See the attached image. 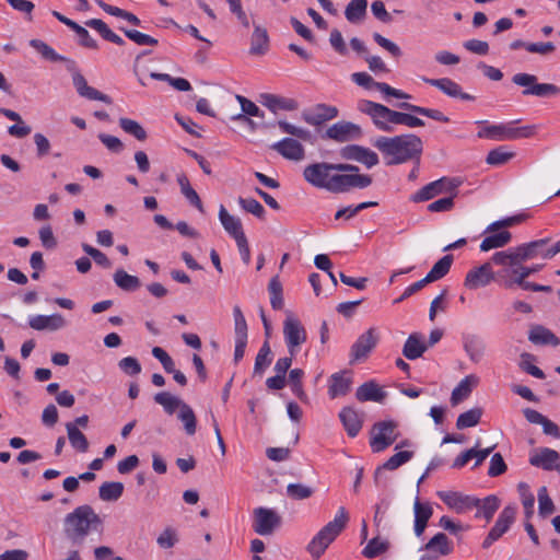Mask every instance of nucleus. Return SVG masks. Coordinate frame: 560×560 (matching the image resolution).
<instances>
[{
  "label": "nucleus",
  "instance_id": "nucleus-1",
  "mask_svg": "<svg viewBox=\"0 0 560 560\" xmlns=\"http://www.w3.org/2000/svg\"><path fill=\"white\" fill-rule=\"evenodd\" d=\"M385 159L387 165L402 164L413 159L419 160L422 153V141L413 133L394 137H378L372 142Z\"/></svg>",
  "mask_w": 560,
  "mask_h": 560
},
{
  "label": "nucleus",
  "instance_id": "nucleus-2",
  "mask_svg": "<svg viewBox=\"0 0 560 560\" xmlns=\"http://www.w3.org/2000/svg\"><path fill=\"white\" fill-rule=\"evenodd\" d=\"M278 127L284 133L295 137L283 138L282 140L271 144V149L279 153L282 158L290 161H302L305 158V149L299 140L313 142V135L310 130L292 125L285 120H279Z\"/></svg>",
  "mask_w": 560,
  "mask_h": 560
},
{
  "label": "nucleus",
  "instance_id": "nucleus-3",
  "mask_svg": "<svg viewBox=\"0 0 560 560\" xmlns=\"http://www.w3.org/2000/svg\"><path fill=\"white\" fill-rule=\"evenodd\" d=\"M349 522L347 510L339 508L334 520L328 522L310 541L307 551L314 559H319L329 545L342 533Z\"/></svg>",
  "mask_w": 560,
  "mask_h": 560
},
{
  "label": "nucleus",
  "instance_id": "nucleus-4",
  "mask_svg": "<svg viewBox=\"0 0 560 560\" xmlns=\"http://www.w3.org/2000/svg\"><path fill=\"white\" fill-rule=\"evenodd\" d=\"M100 523V516L90 505H81L66 516L65 533L72 541H82L91 526Z\"/></svg>",
  "mask_w": 560,
  "mask_h": 560
},
{
  "label": "nucleus",
  "instance_id": "nucleus-5",
  "mask_svg": "<svg viewBox=\"0 0 560 560\" xmlns=\"http://www.w3.org/2000/svg\"><path fill=\"white\" fill-rule=\"evenodd\" d=\"M491 261L502 269L498 271V276L505 280L504 285L510 288L514 282H522L525 259H521L517 249L509 248L508 250L497 252Z\"/></svg>",
  "mask_w": 560,
  "mask_h": 560
},
{
  "label": "nucleus",
  "instance_id": "nucleus-6",
  "mask_svg": "<svg viewBox=\"0 0 560 560\" xmlns=\"http://www.w3.org/2000/svg\"><path fill=\"white\" fill-rule=\"evenodd\" d=\"M518 120L509 121L498 125H487L477 133L478 138L490 139L494 141L516 140L523 138H530L536 132V126L528 125L523 127H515Z\"/></svg>",
  "mask_w": 560,
  "mask_h": 560
},
{
  "label": "nucleus",
  "instance_id": "nucleus-7",
  "mask_svg": "<svg viewBox=\"0 0 560 560\" xmlns=\"http://www.w3.org/2000/svg\"><path fill=\"white\" fill-rule=\"evenodd\" d=\"M357 108L362 114H365L371 117L374 126L384 132H393L394 131V116L395 110L388 108L387 106L375 103L368 100H360L358 102Z\"/></svg>",
  "mask_w": 560,
  "mask_h": 560
},
{
  "label": "nucleus",
  "instance_id": "nucleus-8",
  "mask_svg": "<svg viewBox=\"0 0 560 560\" xmlns=\"http://www.w3.org/2000/svg\"><path fill=\"white\" fill-rule=\"evenodd\" d=\"M334 164L319 162L307 165L303 171L304 179L316 188H324L334 191L332 185L335 175Z\"/></svg>",
  "mask_w": 560,
  "mask_h": 560
},
{
  "label": "nucleus",
  "instance_id": "nucleus-9",
  "mask_svg": "<svg viewBox=\"0 0 560 560\" xmlns=\"http://www.w3.org/2000/svg\"><path fill=\"white\" fill-rule=\"evenodd\" d=\"M516 85L526 88L523 95H534L538 97L557 96L560 94V88L551 83H538L537 77L529 73H516L512 78Z\"/></svg>",
  "mask_w": 560,
  "mask_h": 560
},
{
  "label": "nucleus",
  "instance_id": "nucleus-10",
  "mask_svg": "<svg viewBox=\"0 0 560 560\" xmlns=\"http://www.w3.org/2000/svg\"><path fill=\"white\" fill-rule=\"evenodd\" d=\"M459 185L460 180L457 178L442 177L423 186L411 197V200L415 202H422L439 195L455 194Z\"/></svg>",
  "mask_w": 560,
  "mask_h": 560
},
{
  "label": "nucleus",
  "instance_id": "nucleus-11",
  "mask_svg": "<svg viewBox=\"0 0 560 560\" xmlns=\"http://www.w3.org/2000/svg\"><path fill=\"white\" fill-rule=\"evenodd\" d=\"M397 424L392 420L376 422L371 431L370 446L380 453L390 446L397 439Z\"/></svg>",
  "mask_w": 560,
  "mask_h": 560
},
{
  "label": "nucleus",
  "instance_id": "nucleus-12",
  "mask_svg": "<svg viewBox=\"0 0 560 560\" xmlns=\"http://www.w3.org/2000/svg\"><path fill=\"white\" fill-rule=\"evenodd\" d=\"M515 516H516V506L515 505L505 506L501 511L493 527L490 529L487 537L482 541V548L488 549L497 540H499L510 529L511 525L515 521Z\"/></svg>",
  "mask_w": 560,
  "mask_h": 560
},
{
  "label": "nucleus",
  "instance_id": "nucleus-13",
  "mask_svg": "<svg viewBox=\"0 0 560 560\" xmlns=\"http://www.w3.org/2000/svg\"><path fill=\"white\" fill-rule=\"evenodd\" d=\"M280 523L281 518L273 510L267 508L254 510L253 528L258 535L267 536L272 534Z\"/></svg>",
  "mask_w": 560,
  "mask_h": 560
},
{
  "label": "nucleus",
  "instance_id": "nucleus-14",
  "mask_svg": "<svg viewBox=\"0 0 560 560\" xmlns=\"http://www.w3.org/2000/svg\"><path fill=\"white\" fill-rule=\"evenodd\" d=\"M283 335L291 355L296 353L299 346L305 342L306 331L300 320L293 316H288L283 324Z\"/></svg>",
  "mask_w": 560,
  "mask_h": 560
},
{
  "label": "nucleus",
  "instance_id": "nucleus-15",
  "mask_svg": "<svg viewBox=\"0 0 560 560\" xmlns=\"http://www.w3.org/2000/svg\"><path fill=\"white\" fill-rule=\"evenodd\" d=\"M438 495L450 509L458 514L470 511L478 502V498L455 491H440Z\"/></svg>",
  "mask_w": 560,
  "mask_h": 560
},
{
  "label": "nucleus",
  "instance_id": "nucleus-16",
  "mask_svg": "<svg viewBox=\"0 0 560 560\" xmlns=\"http://www.w3.org/2000/svg\"><path fill=\"white\" fill-rule=\"evenodd\" d=\"M378 341V336L375 328L368 329L362 334L351 347V363L365 359L369 353L375 348Z\"/></svg>",
  "mask_w": 560,
  "mask_h": 560
},
{
  "label": "nucleus",
  "instance_id": "nucleus-17",
  "mask_svg": "<svg viewBox=\"0 0 560 560\" xmlns=\"http://www.w3.org/2000/svg\"><path fill=\"white\" fill-rule=\"evenodd\" d=\"M360 126L350 121H338L331 125L325 132V137L337 142H347L361 137Z\"/></svg>",
  "mask_w": 560,
  "mask_h": 560
},
{
  "label": "nucleus",
  "instance_id": "nucleus-18",
  "mask_svg": "<svg viewBox=\"0 0 560 560\" xmlns=\"http://www.w3.org/2000/svg\"><path fill=\"white\" fill-rule=\"evenodd\" d=\"M494 279V273L490 262L472 268L465 278V287L469 290H477L487 287Z\"/></svg>",
  "mask_w": 560,
  "mask_h": 560
},
{
  "label": "nucleus",
  "instance_id": "nucleus-19",
  "mask_svg": "<svg viewBox=\"0 0 560 560\" xmlns=\"http://www.w3.org/2000/svg\"><path fill=\"white\" fill-rule=\"evenodd\" d=\"M341 156L347 160L357 161L362 163L368 168H371L378 164L380 160L377 154L364 147L350 144L341 150Z\"/></svg>",
  "mask_w": 560,
  "mask_h": 560
},
{
  "label": "nucleus",
  "instance_id": "nucleus-20",
  "mask_svg": "<svg viewBox=\"0 0 560 560\" xmlns=\"http://www.w3.org/2000/svg\"><path fill=\"white\" fill-rule=\"evenodd\" d=\"M72 73L73 85L78 92V94L82 97L93 101H101L106 104H112V98L100 92L98 90L90 86L85 80V78L75 68L74 71H70Z\"/></svg>",
  "mask_w": 560,
  "mask_h": 560
},
{
  "label": "nucleus",
  "instance_id": "nucleus-21",
  "mask_svg": "<svg viewBox=\"0 0 560 560\" xmlns=\"http://www.w3.org/2000/svg\"><path fill=\"white\" fill-rule=\"evenodd\" d=\"M423 81L434 88H438L450 97L460 98L463 101H474L475 97L468 93L463 92L462 86L450 78L429 79L424 78Z\"/></svg>",
  "mask_w": 560,
  "mask_h": 560
},
{
  "label": "nucleus",
  "instance_id": "nucleus-22",
  "mask_svg": "<svg viewBox=\"0 0 560 560\" xmlns=\"http://www.w3.org/2000/svg\"><path fill=\"white\" fill-rule=\"evenodd\" d=\"M30 46L34 48L44 59L52 61V62H66L67 63V70L68 71H74L75 69V61L72 59H69L65 56L59 55L55 51L52 47H50L48 44H46L42 39H31Z\"/></svg>",
  "mask_w": 560,
  "mask_h": 560
},
{
  "label": "nucleus",
  "instance_id": "nucleus-23",
  "mask_svg": "<svg viewBox=\"0 0 560 560\" xmlns=\"http://www.w3.org/2000/svg\"><path fill=\"white\" fill-rule=\"evenodd\" d=\"M338 116V109L335 106L318 104L312 112L303 113V119L312 126H320Z\"/></svg>",
  "mask_w": 560,
  "mask_h": 560
},
{
  "label": "nucleus",
  "instance_id": "nucleus-24",
  "mask_svg": "<svg viewBox=\"0 0 560 560\" xmlns=\"http://www.w3.org/2000/svg\"><path fill=\"white\" fill-rule=\"evenodd\" d=\"M259 102L272 113H278L279 110L291 112L298 108V102L295 100L270 93L260 94Z\"/></svg>",
  "mask_w": 560,
  "mask_h": 560
},
{
  "label": "nucleus",
  "instance_id": "nucleus-25",
  "mask_svg": "<svg viewBox=\"0 0 560 560\" xmlns=\"http://www.w3.org/2000/svg\"><path fill=\"white\" fill-rule=\"evenodd\" d=\"M28 325L35 330H58L66 326V320L60 314L35 315L28 320Z\"/></svg>",
  "mask_w": 560,
  "mask_h": 560
},
{
  "label": "nucleus",
  "instance_id": "nucleus-26",
  "mask_svg": "<svg viewBox=\"0 0 560 560\" xmlns=\"http://www.w3.org/2000/svg\"><path fill=\"white\" fill-rule=\"evenodd\" d=\"M219 220L225 232L235 241L246 236L241 219L230 214L224 206H221L219 209Z\"/></svg>",
  "mask_w": 560,
  "mask_h": 560
},
{
  "label": "nucleus",
  "instance_id": "nucleus-27",
  "mask_svg": "<svg viewBox=\"0 0 560 560\" xmlns=\"http://www.w3.org/2000/svg\"><path fill=\"white\" fill-rule=\"evenodd\" d=\"M560 454L549 447L541 448L536 455L530 456L529 463L532 466L540 467L545 470H556Z\"/></svg>",
  "mask_w": 560,
  "mask_h": 560
},
{
  "label": "nucleus",
  "instance_id": "nucleus-28",
  "mask_svg": "<svg viewBox=\"0 0 560 560\" xmlns=\"http://www.w3.org/2000/svg\"><path fill=\"white\" fill-rule=\"evenodd\" d=\"M387 394L374 381L363 383L355 393V398L361 401L382 402Z\"/></svg>",
  "mask_w": 560,
  "mask_h": 560
},
{
  "label": "nucleus",
  "instance_id": "nucleus-29",
  "mask_svg": "<svg viewBox=\"0 0 560 560\" xmlns=\"http://www.w3.org/2000/svg\"><path fill=\"white\" fill-rule=\"evenodd\" d=\"M463 347L466 354L474 363H479L485 355V341L476 335H465L463 337Z\"/></svg>",
  "mask_w": 560,
  "mask_h": 560
},
{
  "label": "nucleus",
  "instance_id": "nucleus-30",
  "mask_svg": "<svg viewBox=\"0 0 560 560\" xmlns=\"http://www.w3.org/2000/svg\"><path fill=\"white\" fill-rule=\"evenodd\" d=\"M339 418L349 436L354 438L359 434L362 429L363 420L353 408L345 407L340 411Z\"/></svg>",
  "mask_w": 560,
  "mask_h": 560
},
{
  "label": "nucleus",
  "instance_id": "nucleus-31",
  "mask_svg": "<svg viewBox=\"0 0 560 560\" xmlns=\"http://www.w3.org/2000/svg\"><path fill=\"white\" fill-rule=\"evenodd\" d=\"M352 380L348 372L335 373L330 376L328 394L331 398L345 396L351 388Z\"/></svg>",
  "mask_w": 560,
  "mask_h": 560
},
{
  "label": "nucleus",
  "instance_id": "nucleus-32",
  "mask_svg": "<svg viewBox=\"0 0 560 560\" xmlns=\"http://www.w3.org/2000/svg\"><path fill=\"white\" fill-rule=\"evenodd\" d=\"M550 242V238H540L536 240L529 243L522 244L517 247H515L518 252V256L521 259L530 260L536 257H541L545 250L548 248L546 247L548 243Z\"/></svg>",
  "mask_w": 560,
  "mask_h": 560
},
{
  "label": "nucleus",
  "instance_id": "nucleus-33",
  "mask_svg": "<svg viewBox=\"0 0 560 560\" xmlns=\"http://www.w3.org/2000/svg\"><path fill=\"white\" fill-rule=\"evenodd\" d=\"M428 350L427 343L422 340V336L418 332H413L409 335L407 338L404 348L402 354L408 360H416L422 357V354Z\"/></svg>",
  "mask_w": 560,
  "mask_h": 560
},
{
  "label": "nucleus",
  "instance_id": "nucleus-34",
  "mask_svg": "<svg viewBox=\"0 0 560 560\" xmlns=\"http://www.w3.org/2000/svg\"><path fill=\"white\" fill-rule=\"evenodd\" d=\"M478 382V377L472 374L464 377L452 392V405L456 406L457 404L466 399L470 395L472 388L477 386Z\"/></svg>",
  "mask_w": 560,
  "mask_h": 560
},
{
  "label": "nucleus",
  "instance_id": "nucleus-35",
  "mask_svg": "<svg viewBox=\"0 0 560 560\" xmlns=\"http://www.w3.org/2000/svg\"><path fill=\"white\" fill-rule=\"evenodd\" d=\"M528 340L534 345H551L557 347L560 345V339L548 328L536 325L528 334Z\"/></svg>",
  "mask_w": 560,
  "mask_h": 560
},
{
  "label": "nucleus",
  "instance_id": "nucleus-36",
  "mask_svg": "<svg viewBox=\"0 0 560 560\" xmlns=\"http://www.w3.org/2000/svg\"><path fill=\"white\" fill-rule=\"evenodd\" d=\"M499 508L500 499L494 494H490L482 500L478 499L477 504L474 505V509H477L475 516L483 517L487 522H490Z\"/></svg>",
  "mask_w": 560,
  "mask_h": 560
},
{
  "label": "nucleus",
  "instance_id": "nucleus-37",
  "mask_svg": "<svg viewBox=\"0 0 560 560\" xmlns=\"http://www.w3.org/2000/svg\"><path fill=\"white\" fill-rule=\"evenodd\" d=\"M424 550L436 552V557L447 556L453 551V542L444 533H438L425 544Z\"/></svg>",
  "mask_w": 560,
  "mask_h": 560
},
{
  "label": "nucleus",
  "instance_id": "nucleus-38",
  "mask_svg": "<svg viewBox=\"0 0 560 560\" xmlns=\"http://www.w3.org/2000/svg\"><path fill=\"white\" fill-rule=\"evenodd\" d=\"M269 45V36L267 30L256 25L250 38V49L249 52L252 55H262L268 49Z\"/></svg>",
  "mask_w": 560,
  "mask_h": 560
},
{
  "label": "nucleus",
  "instance_id": "nucleus-39",
  "mask_svg": "<svg viewBox=\"0 0 560 560\" xmlns=\"http://www.w3.org/2000/svg\"><path fill=\"white\" fill-rule=\"evenodd\" d=\"M86 26L95 30L96 32H98V34L105 39V40H108L110 43H114L118 46H122L125 45V40L119 36L117 35L116 33H114L108 26L107 24L100 20V19H91L89 21L85 22Z\"/></svg>",
  "mask_w": 560,
  "mask_h": 560
},
{
  "label": "nucleus",
  "instance_id": "nucleus-40",
  "mask_svg": "<svg viewBox=\"0 0 560 560\" xmlns=\"http://www.w3.org/2000/svg\"><path fill=\"white\" fill-rule=\"evenodd\" d=\"M368 0H351L345 10L346 19L358 24L363 21L366 15Z\"/></svg>",
  "mask_w": 560,
  "mask_h": 560
},
{
  "label": "nucleus",
  "instance_id": "nucleus-41",
  "mask_svg": "<svg viewBox=\"0 0 560 560\" xmlns=\"http://www.w3.org/2000/svg\"><path fill=\"white\" fill-rule=\"evenodd\" d=\"M453 264V256L452 255H445L440 260H438L431 270L428 272V275L424 277L425 282L431 283L434 281L440 280L444 276H446L451 269V266Z\"/></svg>",
  "mask_w": 560,
  "mask_h": 560
},
{
  "label": "nucleus",
  "instance_id": "nucleus-42",
  "mask_svg": "<svg viewBox=\"0 0 560 560\" xmlns=\"http://www.w3.org/2000/svg\"><path fill=\"white\" fill-rule=\"evenodd\" d=\"M177 183L180 187L182 194L186 197V199L190 202V205H192L201 213H203L205 209H203L202 202L200 200V197L197 194V191L191 187L187 176L184 174L178 175Z\"/></svg>",
  "mask_w": 560,
  "mask_h": 560
},
{
  "label": "nucleus",
  "instance_id": "nucleus-43",
  "mask_svg": "<svg viewBox=\"0 0 560 560\" xmlns=\"http://www.w3.org/2000/svg\"><path fill=\"white\" fill-rule=\"evenodd\" d=\"M399 107L402 108V109H406V110H408L410 113L418 114V115H421V116H425V117L431 118V119L436 120V121H441V122H448L450 121V118L447 116H445L439 109L422 107V106L413 105V104H410V103H401L399 105Z\"/></svg>",
  "mask_w": 560,
  "mask_h": 560
},
{
  "label": "nucleus",
  "instance_id": "nucleus-44",
  "mask_svg": "<svg viewBox=\"0 0 560 560\" xmlns=\"http://www.w3.org/2000/svg\"><path fill=\"white\" fill-rule=\"evenodd\" d=\"M113 278L115 284L124 291L132 292L141 285L138 277L127 273L124 269L116 270Z\"/></svg>",
  "mask_w": 560,
  "mask_h": 560
},
{
  "label": "nucleus",
  "instance_id": "nucleus-45",
  "mask_svg": "<svg viewBox=\"0 0 560 560\" xmlns=\"http://www.w3.org/2000/svg\"><path fill=\"white\" fill-rule=\"evenodd\" d=\"M512 238V235L509 231H501L499 233H494L486 236L481 244L480 250L488 252L493 248H500L505 246Z\"/></svg>",
  "mask_w": 560,
  "mask_h": 560
},
{
  "label": "nucleus",
  "instance_id": "nucleus-46",
  "mask_svg": "<svg viewBox=\"0 0 560 560\" xmlns=\"http://www.w3.org/2000/svg\"><path fill=\"white\" fill-rule=\"evenodd\" d=\"M236 100L241 105L242 114H238L234 117L236 120H243L248 124H253V121L246 116H254V117H264V113L259 109V107L252 101L247 100L246 97L242 95H236Z\"/></svg>",
  "mask_w": 560,
  "mask_h": 560
},
{
  "label": "nucleus",
  "instance_id": "nucleus-47",
  "mask_svg": "<svg viewBox=\"0 0 560 560\" xmlns=\"http://www.w3.org/2000/svg\"><path fill=\"white\" fill-rule=\"evenodd\" d=\"M154 401L164 408L168 415H173L176 409H180L186 402L180 398L170 394L168 392H161L154 395Z\"/></svg>",
  "mask_w": 560,
  "mask_h": 560
},
{
  "label": "nucleus",
  "instance_id": "nucleus-48",
  "mask_svg": "<svg viewBox=\"0 0 560 560\" xmlns=\"http://www.w3.org/2000/svg\"><path fill=\"white\" fill-rule=\"evenodd\" d=\"M124 492V485L118 481H106L101 485L98 495L103 501H117Z\"/></svg>",
  "mask_w": 560,
  "mask_h": 560
},
{
  "label": "nucleus",
  "instance_id": "nucleus-49",
  "mask_svg": "<svg viewBox=\"0 0 560 560\" xmlns=\"http://www.w3.org/2000/svg\"><path fill=\"white\" fill-rule=\"evenodd\" d=\"M68 439L71 446L79 452H86L89 448V442L85 435L75 427L74 423L68 422L66 424Z\"/></svg>",
  "mask_w": 560,
  "mask_h": 560
},
{
  "label": "nucleus",
  "instance_id": "nucleus-50",
  "mask_svg": "<svg viewBox=\"0 0 560 560\" xmlns=\"http://www.w3.org/2000/svg\"><path fill=\"white\" fill-rule=\"evenodd\" d=\"M413 456V452L410 451H400L393 456H390L381 467L377 468L375 472V479L382 469L386 470H395L409 462Z\"/></svg>",
  "mask_w": 560,
  "mask_h": 560
},
{
  "label": "nucleus",
  "instance_id": "nucleus-51",
  "mask_svg": "<svg viewBox=\"0 0 560 560\" xmlns=\"http://www.w3.org/2000/svg\"><path fill=\"white\" fill-rule=\"evenodd\" d=\"M482 416V409L479 407L469 409L463 413H460L456 420V428L458 430H463L466 428H471L477 425L480 422Z\"/></svg>",
  "mask_w": 560,
  "mask_h": 560
},
{
  "label": "nucleus",
  "instance_id": "nucleus-52",
  "mask_svg": "<svg viewBox=\"0 0 560 560\" xmlns=\"http://www.w3.org/2000/svg\"><path fill=\"white\" fill-rule=\"evenodd\" d=\"M177 417L183 422L186 434L194 435L197 430V419L192 408L187 404L183 405Z\"/></svg>",
  "mask_w": 560,
  "mask_h": 560
},
{
  "label": "nucleus",
  "instance_id": "nucleus-53",
  "mask_svg": "<svg viewBox=\"0 0 560 560\" xmlns=\"http://www.w3.org/2000/svg\"><path fill=\"white\" fill-rule=\"evenodd\" d=\"M514 155V152L508 151L506 147L501 145L488 153L486 162L490 165L500 166L508 163Z\"/></svg>",
  "mask_w": 560,
  "mask_h": 560
},
{
  "label": "nucleus",
  "instance_id": "nucleus-54",
  "mask_svg": "<svg viewBox=\"0 0 560 560\" xmlns=\"http://www.w3.org/2000/svg\"><path fill=\"white\" fill-rule=\"evenodd\" d=\"M268 291L270 294V304L273 310H281L283 307V295H282V284L279 280V277H273L269 284Z\"/></svg>",
  "mask_w": 560,
  "mask_h": 560
},
{
  "label": "nucleus",
  "instance_id": "nucleus-55",
  "mask_svg": "<svg viewBox=\"0 0 560 560\" xmlns=\"http://www.w3.org/2000/svg\"><path fill=\"white\" fill-rule=\"evenodd\" d=\"M389 548V544L386 540H380L378 537L372 538L368 545L363 548L362 555L368 559H373Z\"/></svg>",
  "mask_w": 560,
  "mask_h": 560
},
{
  "label": "nucleus",
  "instance_id": "nucleus-56",
  "mask_svg": "<svg viewBox=\"0 0 560 560\" xmlns=\"http://www.w3.org/2000/svg\"><path fill=\"white\" fill-rule=\"evenodd\" d=\"M119 126L125 132L133 136L139 141H144L147 139L145 130L138 121L133 119L120 118Z\"/></svg>",
  "mask_w": 560,
  "mask_h": 560
},
{
  "label": "nucleus",
  "instance_id": "nucleus-57",
  "mask_svg": "<svg viewBox=\"0 0 560 560\" xmlns=\"http://www.w3.org/2000/svg\"><path fill=\"white\" fill-rule=\"evenodd\" d=\"M119 30L126 35V37H128L130 40H132L139 46H155L159 43L156 38L143 34L139 31L128 30L125 27H120Z\"/></svg>",
  "mask_w": 560,
  "mask_h": 560
},
{
  "label": "nucleus",
  "instance_id": "nucleus-58",
  "mask_svg": "<svg viewBox=\"0 0 560 560\" xmlns=\"http://www.w3.org/2000/svg\"><path fill=\"white\" fill-rule=\"evenodd\" d=\"M235 339L247 340V323L240 306L233 307Z\"/></svg>",
  "mask_w": 560,
  "mask_h": 560
},
{
  "label": "nucleus",
  "instance_id": "nucleus-59",
  "mask_svg": "<svg viewBox=\"0 0 560 560\" xmlns=\"http://www.w3.org/2000/svg\"><path fill=\"white\" fill-rule=\"evenodd\" d=\"M238 205L242 207L243 210H245L248 213L254 214L258 219L265 218V213H266L265 208L256 199L240 197Z\"/></svg>",
  "mask_w": 560,
  "mask_h": 560
},
{
  "label": "nucleus",
  "instance_id": "nucleus-60",
  "mask_svg": "<svg viewBox=\"0 0 560 560\" xmlns=\"http://www.w3.org/2000/svg\"><path fill=\"white\" fill-rule=\"evenodd\" d=\"M538 509L541 516H547L556 510L553 501L549 497L545 486L538 490Z\"/></svg>",
  "mask_w": 560,
  "mask_h": 560
},
{
  "label": "nucleus",
  "instance_id": "nucleus-61",
  "mask_svg": "<svg viewBox=\"0 0 560 560\" xmlns=\"http://www.w3.org/2000/svg\"><path fill=\"white\" fill-rule=\"evenodd\" d=\"M314 490L303 483H289L287 486V494L293 500H304L312 497Z\"/></svg>",
  "mask_w": 560,
  "mask_h": 560
},
{
  "label": "nucleus",
  "instance_id": "nucleus-62",
  "mask_svg": "<svg viewBox=\"0 0 560 560\" xmlns=\"http://www.w3.org/2000/svg\"><path fill=\"white\" fill-rule=\"evenodd\" d=\"M534 360V355H532L530 353H522L521 354V362H520V368L528 373L529 375L536 377V378H545V373L541 369H539L538 366L534 365L532 363V361Z\"/></svg>",
  "mask_w": 560,
  "mask_h": 560
},
{
  "label": "nucleus",
  "instance_id": "nucleus-63",
  "mask_svg": "<svg viewBox=\"0 0 560 560\" xmlns=\"http://www.w3.org/2000/svg\"><path fill=\"white\" fill-rule=\"evenodd\" d=\"M394 125H404L410 128L422 127L424 121L411 114L395 110Z\"/></svg>",
  "mask_w": 560,
  "mask_h": 560
},
{
  "label": "nucleus",
  "instance_id": "nucleus-64",
  "mask_svg": "<svg viewBox=\"0 0 560 560\" xmlns=\"http://www.w3.org/2000/svg\"><path fill=\"white\" fill-rule=\"evenodd\" d=\"M332 192H345L350 188H354V174H337L335 175Z\"/></svg>",
  "mask_w": 560,
  "mask_h": 560
}]
</instances>
